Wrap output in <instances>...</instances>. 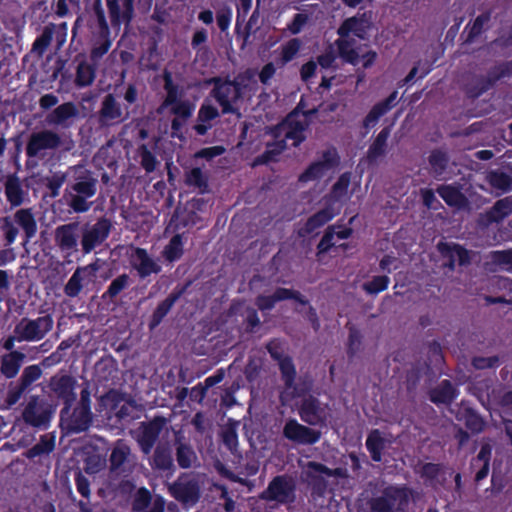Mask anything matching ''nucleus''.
<instances>
[{"instance_id":"obj_12","label":"nucleus","mask_w":512,"mask_h":512,"mask_svg":"<svg viewBox=\"0 0 512 512\" xmlns=\"http://www.w3.org/2000/svg\"><path fill=\"white\" fill-rule=\"evenodd\" d=\"M129 118L127 109H123L113 94H107L98 111V123L102 127L120 124Z\"/></svg>"},{"instance_id":"obj_7","label":"nucleus","mask_w":512,"mask_h":512,"mask_svg":"<svg viewBox=\"0 0 512 512\" xmlns=\"http://www.w3.org/2000/svg\"><path fill=\"white\" fill-rule=\"evenodd\" d=\"M53 319L46 315L36 319H21L15 326L14 333L17 334L18 342L39 341L52 329Z\"/></svg>"},{"instance_id":"obj_48","label":"nucleus","mask_w":512,"mask_h":512,"mask_svg":"<svg viewBox=\"0 0 512 512\" xmlns=\"http://www.w3.org/2000/svg\"><path fill=\"white\" fill-rule=\"evenodd\" d=\"M176 457L179 466L182 468L191 467L197 459L193 449L184 443H178Z\"/></svg>"},{"instance_id":"obj_38","label":"nucleus","mask_w":512,"mask_h":512,"mask_svg":"<svg viewBox=\"0 0 512 512\" xmlns=\"http://www.w3.org/2000/svg\"><path fill=\"white\" fill-rule=\"evenodd\" d=\"M402 496H404V492L402 490L388 488L385 492V496L374 500L372 510L374 512H389L395 505L396 500Z\"/></svg>"},{"instance_id":"obj_56","label":"nucleus","mask_w":512,"mask_h":512,"mask_svg":"<svg viewBox=\"0 0 512 512\" xmlns=\"http://www.w3.org/2000/svg\"><path fill=\"white\" fill-rule=\"evenodd\" d=\"M492 261L503 270L512 273V250L496 251L491 254Z\"/></svg>"},{"instance_id":"obj_43","label":"nucleus","mask_w":512,"mask_h":512,"mask_svg":"<svg viewBox=\"0 0 512 512\" xmlns=\"http://www.w3.org/2000/svg\"><path fill=\"white\" fill-rule=\"evenodd\" d=\"M301 47V41L297 38L290 39L280 48V57L277 63L283 67L294 59Z\"/></svg>"},{"instance_id":"obj_44","label":"nucleus","mask_w":512,"mask_h":512,"mask_svg":"<svg viewBox=\"0 0 512 512\" xmlns=\"http://www.w3.org/2000/svg\"><path fill=\"white\" fill-rule=\"evenodd\" d=\"M151 466L160 470H168L173 466L171 452L168 448L159 446L156 448Z\"/></svg>"},{"instance_id":"obj_20","label":"nucleus","mask_w":512,"mask_h":512,"mask_svg":"<svg viewBox=\"0 0 512 512\" xmlns=\"http://www.w3.org/2000/svg\"><path fill=\"white\" fill-rule=\"evenodd\" d=\"M169 490L173 497L186 505H194L200 496L198 483L194 479L181 477L170 485Z\"/></svg>"},{"instance_id":"obj_19","label":"nucleus","mask_w":512,"mask_h":512,"mask_svg":"<svg viewBox=\"0 0 512 512\" xmlns=\"http://www.w3.org/2000/svg\"><path fill=\"white\" fill-rule=\"evenodd\" d=\"M164 426V420L154 419L148 423H141L135 433V438L144 454H149Z\"/></svg>"},{"instance_id":"obj_35","label":"nucleus","mask_w":512,"mask_h":512,"mask_svg":"<svg viewBox=\"0 0 512 512\" xmlns=\"http://www.w3.org/2000/svg\"><path fill=\"white\" fill-rule=\"evenodd\" d=\"M437 192L449 206L457 209H462L467 206V198L455 186L442 185L438 187Z\"/></svg>"},{"instance_id":"obj_11","label":"nucleus","mask_w":512,"mask_h":512,"mask_svg":"<svg viewBox=\"0 0 512 512\" xmlns=\"http://www.w3.org/2000/svg\"><path fill=\"white\" fill-rule=\"evenodd\" d=\"M71 405L61 410V427L67 433H80L88 429L91 423V413L85 407L76 406L73 411Z\"/></svg>"},{"instance_id":"obj_16","label":"nucleus","mask_w":512,"mask_h":512,"mask_svg":"<svg viewBox=\"0 0 512 512\" xmlns=\"http://www.w3.org/2000/svg\"><path fill=\"white\" fill-rule=\"evenodd\" d=\"M128 256L131 267L136 270L140 278L161 271V266L143 248L131 247Z\"/></svg>"},{"instance_id":"obj_45","label":"nucleus","mask_w":512,"mask_h":512,"mask_svg":"<svg viewBox=\"0 0 512 512\" xmlns=\"http://www.w3.org/2000/svg\"><path fill=\"white\" fill-rule=\"evenodd\" d=\"M183 254V242L180 235H175L171 238L169 243L165 246L162 255L163 257L169 261L173 262L178 259Z\"/></svg>"},{"instance_id":"obj_3","label":"nucleus","mask_w":512,"mask_h":512,"mask_svg":"<svg viewBox=\"0 0 512 512\" xmlns=\"http://www.w3.org/2000/svg\"><path fill=\"white\" fill-rule=\"evenodd\" d=\"M164 81L166 97L158 108V113H163L165 109L170 108V113L175 116L171 124L172 129L179 130L192 116L195 110V104L184 98L183 89L173 84L172 75L170 73L165 72Z\"/></svg>"},{"instance_id":"obj_57","label":"nucleus","mask_w":512,"mask_h":512,"mask_svg":"<svg viewBox=\"0 0 512 512\" xmlns=\"http://www.w3.org/2000/svg\"><path fill=\"white\" fill-rule=\"evenodd\" d=\"M26 389L27 388L24 387L19 381L17 383H10L5 399L6 405L8 407L15 405L20 400Z\"/></svg>"},{"instance_id":"obj_14","label":"nucleus","mask_w":512,"mask_h":512,"mask_svg":"<svg viewBox=\"0 0 512 512\" xmlns=\"http://www.w3.org/2000/svg\"><path fill=\"white\" fill-rule=\"evenodd\" d=\"M54 409L44 402L39 401L38 397H31L23 411L24 421L34 427H45L50 422Z\"/></svg>"},{"instance_id":"obj_58","label":"nucleus","mask_w":512,"mask_h":512,"mask_svg":"<svg viewBox=\"0 0 512 512\" xmlns=\"http://www.w3.org/2000/svg\"><path fill=\"white\" fill-rule=\"evenodd\" d=\"M465 419V425L467 428H469L472 432H480L483 430L484 422L482 419L472 410H465L464 415Z\"/></svg>"},{"instance_id":"obj_49","label":"nucleus","mask_w":512,"mask_h":512,"mask_svg":"<svg viewBox=\"0 0 512 512\" xmlns=\"http://www.w3.org/2000/svg\"><path fill=\"white\" fill-rule=\"evenodd\" d=\"M53 33L54 26H46L42 34L33 43L32 50L36 52L39 56H42L52 41Z\"/></svg>"},{"instance_id":"obj_15","label":"nucleus","mask_w":512,"mask_h":512,"mask_svg":"<svg viewBox=\"0 0 512 512\" xmlns=\"http://www.w3.org/2000/svg\"><path fill=\"white\" fill-rule=\"evenodd\" d=\"M350 184L351 174L343 173L333 184L330 192L324 196V205H329L333 209H337L339 213L342 205L347 202L353 194V191L350 189Z\"/></svg>"},{"instance_id":"obj_31","label":"nucleus","mask_w":512,"mask_h":512,"mask_svg":"<svg viewBox=\"0 0 512 512\" xmlns=\"http://www.w3.org/2000/svg\"><path fill=\"white\" fill-rule=\"evenodd\" d=\"M25 354L19 351H12L1 357L0 372L6 378H14L25 360Z\"/></svg>"},{"instance_id":"obj_39","label":"nucleus","mask_w":512,"mask_h":512,"mask_svg":"<svg viewBox=\"0 0 512 512\" xmlns=\"http://www.w3.org/2000/svg\"><path fill=\"white\" fill-rule=\"evenodd\" d=\"M390 128L386 127L380 131L374 142L368 149V159L371 161L377 160L379 157L385 155L387 148V140L390 136Z\"/></svg>"},{"instance_id":"obj_21","label":"nucleus","mask_w":512,"mask_h":512,"mask_svg":"<svg viewBox=\"0 0 512 512\" xmlns=\"http://www.w3.org/2000/svg\"><path fill=\"white\" fill-rule=\"evenodd\" d=\"M299 415L304 422L310 425H318L325 421L327 409L317 399L309 396L303 399L299 407Z\"/></svg>"},{"instance_id":"obj_9","label":"nucleus","mask_w":512,"mask_h":512,"mask_svg":"<svg viewBox=\"0 0 512 512\" xmlns=\"http://www.w3.org/2000/svg\"><path fill=\"white\" fill-rule=\"evenodd\" d=\"M62 145L60 135L52 130H41L31 134L26 146L29 157H44L47 150L58 149Z\"/></svg>"},{"instance_id":"obj_54","label":"nucleus","mask_w":512,"mask_h":512,"mask_svg":"<svg viewBox=\"0 0 512 512\" xmlns=\"http://www.w3.org/2000/svg\"><path fill=\"white\" fill-rule=\"evenodd\" d=\"M186 183L203 190L207 187V177L200 168H193L186 175Z\"/></svg>"},{"instance_id":"obj_5","label":"nucleus","mask_w":512,"mask_h":512,"mask_svg":"<svg viewBox=\"0 0 512 512\" xmlns=\"http://www.w3.org/2000/svg\"><path fill=\"white\" fill-rule=\"evenodd\" d=\"M338 33L341 36V39L337 41L340 56L349 63L357 64L359 62V53L351 48L346 38L350 35L363 38L365 21L356 17L349 18L340 26Z\"/></svg>"},{"instance_id":"obj_63","label":"nucleus","mask_w":512,"mask_h":512,"mask_svg":"<svg viewBox=\"0 0 512 512\" xmlns=\"http://www.w3.org/2000/svg\"><path fill=\"white\" fill-rule=\"evenodd\" d=\"M512 73V63L501 64L495 67L489 74V81L491 83L499 80L500 78Z\"/></svg>"},{"instance_id":"obj_60","label":"nucleus","mask_w":512,"mask_h":512,"mask_svg":"<svg viewBox=\"0 0 512 512\" xmlns=\"http://www.w3.org/2000/svg\"><path fill=\"white\" fill-rule=\"evenodd\" d=\"M177 298L178 295H172L158 305L154 312V320L156 324H158L161 319L169 312Z\"/></svg>"},{"instance_id":"obj_40","label":"nucleus","mask_w":512,"mask_h":512,"mask_svg":"<svg viewBox=\"0 0 512 512\" xmlns=\"http://www.w3.org/2000/svg\"><path fill=\"white\" fill-rule=\"evenodd\" d=\"M130 456L129 446L123 441H117L110 456L111 469L114 471L121 470Z\"/></svg>"},{"instance_id":"obj_13","label":"nucleus","mask_w":512,"mask_h":512,"mask_svg":"<svg viewBox=\"0 0 512 512\" xmlns=\"http://www.w3.org/2000/svg\"><path fill=\"white\" fill-rule=\"evenodd\" d=\"M295 485L290 478L285 476L275 477L261 494V498L267 501H275L280 504L293 502L295 499Z\"/></svg>"},{"instance_id":"obj_33","label":"nucleus","mask_w":512,"mask_h":512,"mask_svg":"<svg viewBox=\"0 0 512 512\" xmlns=\"http://www.w3.org/2000/svg\"><path fill=\"white\" fill-rule=\"evenodd\" d=\"M5 195L8 202L14 207L20 206L24 202L26 191L20 179L15 175H10L6 178Z\"/></svg>"},{"instance_id":"obj_1","label":"nucleus","mask_w":512,"mask_h":512,"mask_svg":"<svg viewBox=\"0 0 512 512\" xmlns=\"http://www.w3.org/2000/svg\"><path fill=\"white\" fill-rule=\"evenodd\" d=\"M308 127L307 116L303 113H290L286 119L273 130L275 142L267 145L265 157L271 160L280 154L285 148L286 140H291L293 146H297L305 139V130Z\"/></svg>"},{"instance_id":"obj_36","label":"nucleus","mask_w":512,"mask_h":512,"mask_svg":"<svg viewBox=\"0 0 512 512\" xmlns=\"http://www.w3.org/2000/svg\"><path fill=\"white\" fill-rule=\"evenodd\" d=\"M389 443V440L383 437L379 430L371 431L366 440V447L374 461H381V452L388 446Z\"/></svg>"},{"instance_id":"obj_18","label":"nucleus","mask_w":512,"mask_h":512,"mask_svg":"<svg viewBox=\"0 0 512 512\" xmlns=\"http://www.w3.org/2000/svg\"><path fill=\"white\" fill-rule=\"evenodd\" d=\"M283 435L299 444H314L320 439L321 433L300 424L295 419H290L284 425Z\"/></svg>"},{"instance_id":"obj_6","label":"nucleus","mask_w":512,"mask_h":512,"mask_svg":"<svg viewBox=\"0 0 512 512\" xmlns=\"http://www.w3.org/2000/svg\"><path fill=\"white\" fill-rule=\"evenodd\" d=\"M338 165L339 155L336 149L328 148L300 174L298 180L301 183L320 180L333 172Z\"/></svg>"},{"instance_id":"obj_30","label":"nucleus","mask_w":512,"mask_h":512,"mask_svg":"<svg viewBox=\"0 0 512 512\" xmlns=\"http://www.w3.org/2000/svg\"><path fill=\"white\" fill-rule=\"evenodd\" d=\"M302 470L305 480L313 486H320L326 477H330L335 474L326 466L313 461L303 464Z\"/></svg>"},{"instance_id":"obj_41","label":"nucleus","mask_w":512,"mask_h":512,"mask_svg":"<svg viewBox=\"0 0 512 512\" xmlns=\"http://www.w3.org/2000/svg\"><path fill=\"white\" fill-rule=\"evenodd\" d=\"M456 397V391L447 380L442 381L437 388L431 392V400L434 403H450Z\"/></svg>"},{"instance_id":"obj_23","label":"nucleus","mask_w":512,"mask_h":512,"mask_svg":"<svg viewBox=\"0 0 512 512\" xmlns=\"http://www.w3.org/2000/svg\"><path fill=\"white\" fill-rule=\"evenodd\" d=\"M134 0H106L109 17L113 26L128 23L133 17Z\"/></svg>"},{"instance_id":"obj_2","label":"nucleus","mask_w":512,"mask_h":512,"mask_svg":"<svg viewBox=\"0 0 512 512\" xmlns=\"http://www.w3.org/2000/svg\"><path fill=\"white\" fill-rule=\"evenodd\" d=\"M68 174H72V183L67 191L69 207L77 213L88 211L91 203L87 199L95 195L97 180L82 165L70 167Z\"/></svg>"},{"instance_id":"obj_10","label":"nucleus","mask_w":512,"mask_h":512,"mask_svg":"<svg viewBox=\"0 0 512 512\" xmlns=\"http://www.w3.org/2000/svg\"><path fill=\"white\" fill-rule=\"evenodd\" d=\"M214 83L210 95L219 103L223 113H233L236 111L235 105L241 98L239 88L232 81H223L219 78L211 80Z\"/></svg>"},{"instance_id":"obj_59","label":"nucleus","mask_w":512,"mask_h":512,"mask_svg":"<svg viewBox=\"0 0 512 512\" xmlns=\"http://www.w3.org/2000/svg\"><path fill=\"white\" fill-rule=\"evenodd\" d=\"M129 283V277L126 274H122L115 278L110 286L108 287L107 294L113 298L117 296L123 289H125L128 286Z\"/></svg>"},{"instance_id":"obj_47","label":"nucleus","mask_w":512,"mask_h":512,"mask_svg":"<svg viewBox=\"0 0 512 512\" xmlns=\"http://www.w3.org/2000/svg\"><path fill=\"white\" fill-rule=\"evenodd\" d=\"M232 82L237 88H239L241 97L248 92L255 91L257 87V82L254 79V74L251 71H246L238 75Z\"/></svg>"},{"instance_id":"obj_28","label":"nucleus","mask_w":512,"mask_h":512,"mask_svg":"<svg viewBox=\"0 0 512 512\" xmlns=\"http://www.w3.org/2000/svg\"><path fill=\"white\" fill-rule=\"evenodd\" d=\"M217 117H219L218 109L213 106L210 100L205 99L198 111L197 123L194 126V130L198 135L206 134L212 126L210 122Z\"/></svg>"},{"instance_id":"obj_27","label":"nucleus","mask_w":512,"mask_h":512,"mask_svg":"<svg viewBox=\"0 0 512 512\" xmlns=\"http://www.w3.org/2000/svg\"><path fill=\"white\" fill-rule=\"evenodd\" d=\"M337 214H339L337 209H333L329 205H324L320 211L315 213L307 220L305 225L300 230V235L305 236L313 233L318 228L322 227L331 219H333Z\"/></svg>"},{"instance_id":"obj_4","label":"nucleus","mask_w":512,"mask_h":512,"mask_svg":"<svg viewBox=\"0 0 512 512\" xmlns=\"http://www.w3.org/2000/svg\"><path fill=\"white\" fill-rule=\"evenodd\" d=\"M0 224L7 244H12L17 238L18 229L15 224L24 232L26 242L35 237L38 229L35 214L30 208L17 210L13 218L4 217L0 220Z\"/></svg>"},{"instance_id":"obj_25","label":"nucleus","mask_w":512,"mask_h":512,"mask_svg":"<svg viewBox=\"0 0 512 512\" xmlns=\"http://www.w3.org/2000/svg\"><path fill=\"white\" fill-rule=\"evenodd\" d=\"M77 224L70 223L55 229V243L61 251L69 254L77 247Z\"/></svg>"},{"instance_id":"obj_53","label":"nucleus","mask_w":512,"mask_h":512,"mask_svg":"<svg viewBox=\"0 0 512 512\" xmlns=\"http://www.w3.org/2000/svg\"><path fill=\"white\" fill-rule=\"evenodd\" d=\"M41 374L42 371L38 365H30L23 370L22 375L18 381L24 387L28 388L32 383L41 377Z\"/></svg>"},{"instance_id":"obj_17","label":"nucleus","mask_w":512,"mask_h":512,"mask_svg":"<svg viewBox=\"0 0 512 512\" xmlns=\"http://www.w3.org/2000/svg\"><path fill=\"white\" fill-rule=\"evenodd\" d=\"M111 225L108 220L100 219L94 225L88 226L82 233L81 245L85 254L90 253L108 237Z\"/></svg>"},{"instance_id":"obj_24","label":"nucleus","mask_w":512,"mask_h":512,"mask_svg":"<svg viewBox=\"0 0 512 512\" xmlns=\"http://www.w3.org/2000/svg\"><path fill=\"white\" fill-rule=\"evenodd\" d=\"M79 111L72 102H66L57 106L46 116L47 124L51 126L69 127L78 116Z\"/></svg>"},{"instance_id":"obj_34","label":"nucleus","mask_w":512,"mask_h":512,"mask_svg":"<svg viewBox=\"0 0 512 512\" xmlns=\"http://www.w3.org/2000/svg\"><path fill=\"white\" fill-rule=\"evenodd\" d=\"M280 370L282 373L283 380L285 381L286 389L281 395V401L283 404L288 402L290 398L295 396L294 391H290L292 389L293 381L295 378V368L292 361L289 358H283L279 362Z\"/></svg>"},{"instance_id":"obj_46","label":"nucleus","mask_w":512,"mask_h":512,"mask_svg":"<svg viewBox=\"0 0 512 512\" xmlns=\"http://www.w3.org/2000/svg\"><path fill=\"white\" fill-rule=\"evenodd\" d=\"M486 181L492 188L505 192L510 189L512 180L511 178L500 171H491L486 175Z\"/></svg>"},{"instance_id":"obj_26","label":"nucleus","mask_w":512,"mask_h":512,"mask_svg":"<svg viewBox=\"0 0 512 512\" xmlns=\"http://www.w3.org/2000/svg\"><path fill=\"white\" fill-rule=\"evenodd\" d=\"M286 299H295L302 304L306 303L298 292L286 288H278L271 296H258L256 299V305L260 310H270L277 302Z\"/></svg>"},{"instance_id":"obj_37","label":"nucleus","mask_w":512,"mask_h":512,"mask_svg":"<svg viewBox=\"0 0 512 512\" xmlns=\"http://www.w3.org/2000/svg\"><path fill=\"white\" fill-rule=\"evenodd\" d=\"M490 457L491 446L489 444H485L481 447L477 457L472 461V467L474 469H478L475 475V480L477 482L488 475Z\"/></svg>"},{"instance_id":"obj_64","label":"nucleus","mask_w":512,"mask_h":512,"mask_svg":"<svg viewBox=\"0 0 512 512\" xmlns=\"http://www.w3.org/2000/svg\"><path fill=\"white\" fill-rule=\"evenodd\" d=\"M276 73V66L270 62L263 66L259 73V79L262 84L267 85Z\"/></svg>"},{"instance_id":"obj_62","label":"nucleus","mask_w":512,"mask_h":512,"mask_svg":"<svg viewBox=\"0 0 512 512\" xmlns=\"http://www.w3.org/2000/svg\"><path fill=\"white\" fill-rule=\"evenodd\" d=\"M335 227H329L321 239L318 249L320 253L328 251L332 246L335 245Z\"/></svg>"},{"instance_id":"obj_8","label":"nucleus","mask_w":512,"mask_h":512,"mask_svg":"<svg viewBox=\"0 0 512 512\" xmlns=\"http://www.w3.org/2000/svg\"><path fill=\"white\" fill-rule=\"evenodd\" d=\"M100 269L98 261L78 267L64 287V292L69 297H76L84 289H88L97 279Z\"/></svg>"},{"instance_id":"obj_32","label":"nucleus","mask_w":512,"mask_h":512,"mask_svg":"<svg viewBox=\"0 0 512 512\" xmlns=\"http://www.w3.org/2000/svg\"><path fill=\"white\" fill-rule=\"evenodd\" d=\"M440 252L449 259L447 266L453 269L456 264L464 265L469 260L468 251L457 244L440 243Z\"/></svg>"},{"instance_id":"obj_52","label":"nucleus","mask_w":512,"mask_h":512,"mask_svg":"<svg viewBox=\"0 0 512 512\" xmlns=\"http://www.w3.org/2000/svg\"><path fill=\"white\" fill-rule=\"evenodd\" d=\"M123 402L119 394L115 391H110L100 398L99 407L100 411L106 410L112 412L118 405Z\"/></svg>"},{"instance_id":"obj_61","label":"nucleus","mask_w":512,"mask_h":512,"mask_svg":"<svg viewBox=\"0 0 512 512\" xmlns=\"http://www.w3.org/2000/svg\"><path fill=\"white\" fill-rule=\"evenodd\" d=\"M309 21V15L305 13H297L290 24H288L287 29L294 35L299 34L305 25Z\"/></svg>"},{"instance_id":"obj_51","label":"nucleus","mask_w":512,"mask_h":512,"mask_svg":"<svg viewBox=\"0 0 512 512\" xmlns=\"http://www.w3.org/2000/svg\"><path fill=\"white\" fill-rule=\"evenodd\" d=\"M140 163L146 172L150 173L156 169L158 161L156 157L148 150L146 145H142L138 149Z\"/></svg>"},{"instance_id":"obj_29","label":"nucleus","mask_w":512,"mask_h":512,"mask_svg":"<svg viewBox=\"0 0 512 512\" xmlns=\"http://www.w3.org/2000/svg\"><path fill=\"white\" fill-rule=\"evenodd\" d=\"M397 95V91H394L387 99L375 104L365 117L363 126L366 129L374 127L379 119L395 106Z\"/></svg>"},{"instance_id":"obj_50","label":"nucleus","mask_w":512,"mask_h":512,"mask_svg":"<svg viewBox=\"0 0 512 512\" xmlns=\"http://www.w3.org/2000/svg\"><path fill=\"white\" fill-rule=\"evenodd\" d=\"M95 78L94 68L86 62H82L78 65L76 74V84L78 86H88L92 84Z\"/></svg>"},{"instance_id":"obj_42","label":"nucleus","mask_w":512,"mask_h":512,"mask_svg":"<svg viewBox=\"0 0 512 512\" xmlns=\"http://www.w3.org/2000/svg\"><path fill=\"white\" fill-rule=\"evenodd\" d=\"M510 214H512V197H506L495 203L488 212V218L492 222H499Z\"/></svg>"},{"instance_id":"obj_55","label":"nucleus","mask_w":512,"mask_h":512,"mask_svg":"<svg viewBox=\"0 0 512 512\" xmlns=\"http://www.w3.org/2000/svg\"><path fill=\"white\" fill-rule=\"evenodd\" d=\"M390 280L387 276H376L363 284V289L370 294H377L388 287Z\"/></svg>"},{"instance_id":"obj_22","label":"nucleus","mask_w":512,"mask_h":512,"mask_svg":"<svg viewBox=\"0 0 512 512\" xmlns=\"http://www.w3.org/2000/svg\"><path fill=\"white\" fill-rule=\"evenodd\" d=\"M76 384V380L68 375L54 376L50 381L52 391L63 399L65 406L72 405L76 400Z\"/></svg>"}]
</instances>
